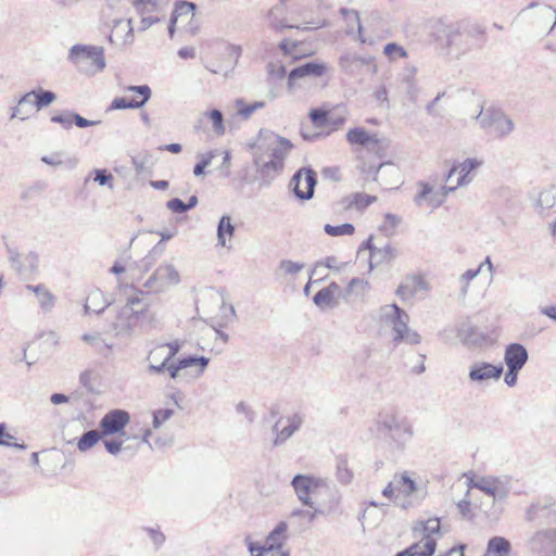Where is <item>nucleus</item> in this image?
I'll list each match as a JSON object with an SVG mask.
<instances>
[{
	"label": "nucleus",
	"mask_w": 556,
	"mask_h": 556,
	"mask_svg": "<svg viewBox=\"0 0 556 556\" xmlns=\"http://www.w3.org/2000/svg\"><path fill=\"white\" fill-rule=\"evenodd\" d=\"M155 263V257L151 254L147 255L140 264L124 260L116 262L111 273L114 275L128 274L131 283L128 285L124 279L118 278V287L125 292L130 289L132 291L126 298V303L118 311L115 320L112 323V329L117 337H130L134 331L140 326L141 320L147 316L149 309V302L143 299V290L135 287V282L139 281L142 276L148 273Z\"/></svg>",
	"instance_id": "obj_1"
},
{
	"label": "nucleus",
	"mask_w": 556,
	"mask_h": 556,
	"mask_svg": "<svg viewBox=\"0 0 556 556\" xmlns=\"http://www.w3.org/2000/svg\"><path fill=\"white\" fill-rule=\"evenodd\" d=\"M250 147L257 174L268 181L282 170L293 144L273 131L262 130Z\"/></svg>",
	"instance_id": "obj_2"
},
{
	"label": "nucleus",
	"mask_w": 556,
	"mask_h": 556,
	"mask_svg": "<svg viewBox=\"0 0 556 556\" xmlns=\"http://www.w3.org/2000/svg\"><path fill=\"white\" fill-rule=\"evenodd\" d=\"M484 30L479 24L456 22L454 24L438 23L435 40L446 53L459 58L480 47Z\"/></svg>",
	"instance_id": "obj_3"
},
{
	"label": "nucleus",
	"mask_w": 556,
	"mask_h": 556,
	"mask_svg": "<svg viewBox=\"0 0 556 556\" xmlns=\"http://www.w3.org/2000/svg\"><path fill=\"white\" fill-rule=\"evenodd\" d=\"M298 500L306 507H323L326 511L337 508L340 495L334 486L326 478L314 475H296L291 481Z\"/></svg>",
	"instance_id": "obj_4"
},
{
	"label": "nucleus",
	"mask_w": 556,
	"mask_h": 556,
	"mask_svg": "<svg viewBox=\"0 0 556 556\" xmlns=\"http://www.w3.org/2000/svg\"><path fill=\"white\" fill-rule=\"evenodd\" d=\"M377 321L381 327L391 328L394 344L417 345L421 342L420 334L408 327V314L396 304L382 305L378 309Z\"/></svg>",
	"instance_id": "obj_5"
},
{
	"label": "nucleus",
	"mask_w": 556,
	"mask_h": 556,
	"mask_svg": "<svg viewBox=\"0 0 556 556\" xmlns=\"http://www.w3.org/2000/svg\"><path fill=\"white\" fill-rule=\"evenodd\" d=\"M439 518L420 521L414 527V538L419 541L408 548L399 552L396 556H432L435 552L437 540L441 536Z\"/></svg>",
	"instance_id": "obj_6"
},
{
	"label": "nucleus",
	"mask_w": 556,
	"mask_h": 556,
	"mask_svg": "<svg viewBox=\"0 0 556 556\" xmlns=\"http://www.w3.org/2000/svg\"><path fill=\"white\" fill-rule=\"evenodd\" d=\"M397 476V494L393 503L404 509L415 507L427 496V485L421 479H416L414 472L404 471Z\"/></svg>",
	"instance_id": "obj_7"
},
{
	"label": "nucleus",
	"mask_w": 556,
	"mask_h": 556,
	"mask_svg": "<svg viewBox=\"0 0 556 556\" xmlns=\"http://www.w3.org/2000/svg\"><path fill=\"white\" fill-rule=\"evenodd\" d=\"M466 484L468 491L466 496H469L473 490H478L493 500V502L505 500L511 489L510 478L507 476H480V475H466Z\"/></svg>",
	"instance_id": "obj_8"
},
{
	"label": "nucleus",
	"mask_w": 556,
	"mask_h": 556,
	"mask_svg": "<svg viewBox=\"0 0 556 556\" xmlns=\"http://www.w3.org/2000/svg\"><path fill=\"white\" fill-rule=\"evenodd\" d=\"M208 363L205 356H180L172 359L165 371L175 381L193 382L204 374Z\"/></svg>",
	"instance_id": "obj_9"
},
{
	"label": "nucleus",
	"mask_w": 556,
	"mask_h": 556,
	"mask_svg": "<svg viewBox=\"0 0 556 556\" xmlns=\"http://www.w3.org/2000/svg\"><path fill=\"white\" fill-rule=\"evenodd\" d=\"M68 60L88 75H94L105 67L103 48L97 46L75 45L70 50Z\"/></svg>",
	"instance_id": "obj_10"
},
{
	"label": "nucleus",
	"mask_w": 556,
	"mask_h": 556,
	"mask_svg": "<svg viewBox=\"0 0 556 556\" xmlns=\"http://www.w3.org/2000/svg\"><path fill=\"white\" fill-rule=\"evenodd\" d=\"M180 282V275L170 263L161 264L141 285L143 294H160Z\"/></svg>",
	"instance_id": "obj_11"
},
{
	"label": "nucleus",
	"mask_w": 556,
	"mask_h": 556,
	"mask_svg": "<svg viewBox=\"0 0 556 556\" xmlns=\"http://www.w3.org/2000/svg\"><path fill=\"white\" fill-rule=\"evenodd\" d=\"M417 188L413 198L414 204L419 208H429L431 212L438 210L445 202L446 197L455 191V188L448 186L437 188L426 181H419Z\"/></svg>",
	"instance_id": "obj_12"
},
{
	"label": "nucleus",
	"mask_w": 556,
	"mask_h": 556,
	"mask_svg": "<svg viewBox=\"0 0 556 556\" xmlns=\"http://www.w3.org/2000/svg\"><path fill=\"white\" fill-rule=\"evenodd\" d=\"M377 425L379 429L388 431L391 438L402 447L410 441L414 435V429L410 422L399 418L396 414L392 412L380 414Z\"/></svg>",
	"instance_id": "obj_13"
},
{
	"label": "nucleus",
	"mask_w": 556,
	"mask_h": 556,
	"mask_svg": "<svg viewBox=\"0 0 556 556\" xmlns=\"http://www.w3.org/2000/svg\"><path fill=\"white\" fill-rule=\"evenodd\" d=\"M475 118L482 129L494 136H506L514 129L513 121L497 110L481 109Z\"/></svg>",
	"instance_id": "obj_14"
},
{
	"label": "nucleus",
	"mask_w": 556,
	"mask_h": 556,
	"mask_svg": "<svg viewBox=\"0 0 556 556\" xmlns=\"http://www.w3.org/2000/svg\"><path fill=\"white\" fill-rule=\"evenodd\" d=\"M340 70L351 76H358L365 68L371 75L378 71L376 60L371 55H358L354 52H344L338 61Z\"/></svg>",
	"instance_id": "obj_15"
},
{
	"label": "nucleus",
	"mask_w": 556,
	"mask_h": 556,
	"mask_svg": "<svg viewBox=\"0 0 556 556\" xmlns=\"http://www.w3.org/2000/svg\"><path fill=\"white\" fill-rule=\"evenodd\" d=\"M329 67L323 61L304 62L292 68L288 74V88L294 90L302 80L316 79L324 76Z\"/></svg>",
	"instance_id": "obj_16"
},
{
	"label": "nucleus",
	"mask_w": 556,
	"mask_h": 556,
	"mask_svg": "<svg viewBox=\"0 0 556 556\" xmlns=\"http://www.w3.org/2000/svg\"><path fill=\"white\" fill-rule=\"evenodd\" d=\"M484 164L482 159L467 157L462 162L455 163L446 175V180L452 179L454 175H458L456 184L448 186L450 188H464L469 186L475 179V173Z\"/></svg>",
	"instance_id": "obj_17"
},
{
	"label": "nucleus",
	"mask_w": 556,
	"mask_h": 556,
	"mask_svg": "<svg viewBox=\"0 0 556 556\" xmlns=\"http://www.w3.org/2000/svg\"><path fill=\"white\" fill-rule=\"evenodd\" d=\"M303 422V416L298 413L279 418L273 428V431L276 434L273 444L275 446H281L285 444L296 431L300 430Z\"/></svg>",
	"instance_id": "obj_18"
},
{
	"label": "nucleus",
	"mask_w": 556,
	"mask_h": 556,
	"mask_svg": "<svg viewBox=\"0 0 556 556\" xmlns=\"http://www.w3.org/2000/svg\"><path fill=\"white\" fill-rule=\"evenodd\" d=\"M316 182V173L307 167L299 169L291 179L293 191L301 200H309L313 197Z\"/></svg>",
	"instance_id": "obj_19"
},
{
	"label": "nucleus",
	"mask_w": 556,
	"mask_h": 556,
	"mask_svg": "<svg viewBox=\"0 0 556 556\" xmlns=\"http://www.w3.org/2000/svg\"><path fill=\"white\" fill-rule=\"evenodd\" d=\"M124 92L139 94V99L115 98L111 102L110 110L140 109L150 100L152 94L151 88L148 85L127 86L124 88Z\"/></svg>",
	"instance_id": "obj_20"
},
{
	"label": "nucleus",
	"mask_w": 556,
	"mask_h": 556,
	"mask_svg": "<svg viewBox=\"0 0 556 556\" xmlns=\"http://www.w3.org/2000/svg\"><path fill=\"white\" fill-rule=\"evenodd\" d=\"M417 75L418 68L413 64L404 66L399 75L400 88L412 103H416L421 93Z\"/></svg>",
	"instance_id": "obj_21"
},
{
	"label": "nucleus",
	"mask_w": 556,
	"mask_h": 556,
	"mask_svg": "<svg viewBox=\"0 0 556 556\" xmlns=\"http://www.w3.org/2000/svg\"><path fill=\"white\" fill-rule=\"evenodd\" d=\"M130 420L128 412L112 409L100 420V430L104 437L121 433Z\"/></svg>",
	"instance_id": "obj_22"
},
{
	"label": "nucleus",
	"mask_w": 556,
	"mask_h": 556,
	"mask_svg": "<svg viewBox=\"0 0 556 556\" xmlns=\"http://www.w3.org/2000/svg\"><path fill=\"white\" fill-rule=\"evenodd\" d=\"M146 361L148 362L146 372L149 376H154L164 374L172 358L166 353L165 346L159 343L148 352Z\"/></svg>",
	"instance_id": "obj_23"
},
{
	"label": "nucleus",
	"mask_w": 556,
	"mask_h": 556,
	"mask_svg": "<svg viewBox=\"0 0 556 556\" xmlns=\"http://www.w3.org/2000/svg\"><path fill=\"white\" fill-rule=\"evenodd\" d=\"M428 290L429 285L421 275H409L399 285L395 293L403 300H409Z\"/></svg>",
	"instance_id": "obj_24"
},
{
	"label": "nucleus",
	"mask_w": 556,
	"mask_h": 556,
	"mask_svg": "<svg viewBox=\"0 0 556 556\" xmlns=\"http://www.w3.org/2000/svg\"><path fill=\"white\" fill-rule=\"evenodd\" d=\"M502 365H493L486 362L475 363L470 366L468 377L473 382L497 380L503 374Z\"/></svg>",
	"instance_id": "obj_25"
},
{
	"label": "nucleus",
	"mask_w": 556,
	"mask_h": 556,
	"mask_svg": "<svg viewBox=\"0 0 556 556\" xmlns=\"http://www.w3.org/2000/svg\"><path fill=\"white\" fill-rule=\"evenodd\" d=\"M327 513L323 507L296 508L289 515V520L298 530L303 531L315 520L318 515Z\"/></svg>",
	"instance_id": "obj_26"
},
{
	"label": "nucleus",
	"mask_w": 556,
	"mask_h": 556,
	"mask_svg": "<svg viewBox=\"0 0 556 556\" xmlns=\"http://www.w3.org/2000/svg\"><path fill=\"white\" fill-rule=\"evenodd\" d=\"M528 358V351L520 343H510L505 349L504 362L507 368L522 369Z\"/></svg>",
	"instance_id": "obj_27"
},
{
	"label": "nucleus",
	"mask_w": 556,
	"mask_h": 556,
	"mask_svg": "<svg viewBox=\"0 0 556 556\" xmlns=\"http://www.w3.org/2000/svg\"><path fill=\"white\" fill-rule=\"evenodd\" d=\"M346 140L352 146H362L367 149H374L380 143L377 134L369 132L363 127H355L346 132Z\"/></svg>",
	"instance_id": "obj_28"
},
{
	"label": "nucleus",
	"mask_w": 556,
	"mask_h": 556,
	"mask_svg": "<svg viewBox=\"0 0 556 556\" xmlns=\"http://www.w3.org/2000/svg\"><path fill=\"white\" fill-rule=\"evenodd\" d=\"M530 198L534 208L543 213L556 205V185H552L539 192H533Z\"/></svg>",
	"instance_id": "obj_29"
},
{
	"label": "nucleus",
	"mask_w": 556,
	"mask_h": 556,
	"mask_svg": "<svg viewBox=\"0 0 556 556\" xmlns=\"http://www.w3.org/2000/svg\"><path fill=\"white\" fill-rule=\"evenodd\" d=\"M235 235V225L231 222L230 216L224 215L220 217L217 225V247L226 248L230 250L232 248L231 240Z\"/></svg>",
	"instance_id": "obj_30"
},
{
	"label": "nucleus",
	"mask_w": 556,
	"mask_h": 556,
	"mask_svg": "<svg viewBox=\"0 0 556 556\" xmlns=\"http://www.w3.org/2000/svg\"><path fill=\"white\" fill-rule=\"evenodd\" d=\"M25 290L31 292L43 312H50L55 304L56 298L45 285H27Z\"/></svg>",
	"instance_id": "obj_31"
},
{
	"label": "nucleus",
	"mask_w": 556,
	"mask_h": 556,
	"mask_svg": "<svg viewBox=\"0 0 556 556\" xmlns=\"http://www.w3.org/2000/svg\"><path fill=\"white\" fill-rule=\"evenodd\" d=\"M288 525L286 521H280L266 536L265 545L269 552L280 549L287 541Z\"/></svg>",
	"instance_id": "obj_32"
},
{
	"label": "nucleus",
	"mask_w": 556,
	"mask_h": 556,
	"mask_svg": "<svg viewBox=\"0 0 556 556\" xmlns=\"http://www.w3.org/2000/svg\"><path fill=\"white\" fill-rule=\"evenodd\" d=\"M341 13L348 24V34H352L355 30L358 33L359 40L363 43L372 45L374 40L370 37H366L363 33V26L361 25L358 12L355 10L342 9Z\"/></svg>",
	"instance_id": "obj_33"
},
{
	"label": "nucleus",
	"mask_w": 556,
	"mask_h": 556,
	"mask_svg": "<svg viewBox=\"0 0 556 556\" xmlns=\"http://www.w3.org/2000/svg\"><path fill=\"white\" fill-rule=\"evenodd\" d=\"M536 9V16L540 20L543 27L548 26V33L556 26V9L548 4L530 3L526 10Z\"/></svg>",
	"instance_id": "obj_34"
},
{
	"label": "nucleus",
	"mask_w": 556,
	"mask_h": 556,
	"mask_svg": "<svg viewBox=\"0 0 556 556\" xmlns=\"http://www.w3.org/2000/svg\"><path fill=\"white\" fill-rule=\"evenodd\" d=\"M511 544L504 536L489 539L483 556H511Z\"/></svg>",
	"instance_id": "obj_35"
},
{
	"label": "nucleus",
	"mask_w": 556,
	"mask_h": 556,
	"mask_svg": "<svg viewBox=\"0 0 556 556\" xmlns=\"http://www.w3.org/2000/svg\"><path fill=\"white\" fill-rule=\"evenodd\" d=\"M36 90H31L25 93L17 102V105L13 109L11 118H20L22 121L29 116V113L34 106H36Z\"/></svg>",
	"instance_id": "obj_36"
},
{
	"label": "nucleus",
	"mask_w": 556,
	"mask_h": 556,
	"mask_svg": "<svg viewBox=\"0 0 556 556\" xmlns=\"http://www.w3.org/2000/svg\"><path fill=\"white\" fill-rule=\"evenodd\" d=\"M110 305V302L105 298L104 293L97 289L92 290L85 303V312L87 314L93 313V314H100L102 313L108 306Z\"/></svg>",
	"instance_id": "obj_37"
},
{
	"label": "nucleus",
	"mask_w": 556,
	"mask_h": 556,
	"mask_svg": "<svg viewBox=\"0 0 556 556\" xmlns=\"http://www.w3.org/2000/svg\"><path fill=\"white\" fill-rule=\"evenodd\" d=\"M556 540V529L547 528L536 531L531 538L533 548L543 551L554 546Z\"/></svg>",
	"instance_id": "obj_38"
},
{
	"label": "nucleus",
	"mask_w": 556,
	"mask_h": 556,
	"mask_svg": "<svg viewBox=\"0 0 556 556\" xmlns=\"http://www.w3.org/2000/svg\"><path fill=\"white\" fill-rule=\"evenodd\" d=\"M370 249V265H379V264H383V263H389L393 260L396 258L397 256V250L390 245V244H387L382 248H371L369 247Z\"/></svg>",
	"instance_id": "obj_39"
},
{
	"label": "nucleus",
	"mask_w": 556,
	"mask_h": 556,
	"mask_svg": "<svg viewBox=\"0 0 556 556\" xmlns=\"http://www.w3.org/2000/svg\"><path fill=\"white\" fill-rule=\"evenodd\" d=\"M201 121H206L211 124L212 131L215 136L222 137L226 132L224 115L219 110L206 111L202 114Z\"/></svg>",
	"instance_id": "obj_40"
},
{
	"label": "nucleus",
	"mask_w": 556,
	"mask_h": 556,
	"mask_svg": "<svg viewBox=\"0 0 556 556\" xmlns=\"http://www.w3.org/2000/svg\"><path fill=\"white\" fill-rule=\"evenodd\" d=\"M377 201L375 195L364 193H353L344 199V207L346 210L356 208L363 211Z\"/></svg>",
	"instance_id": "obj_41"
},
{
	"label": "nucleus",
	"mask_w": 556,
	"mask_h": 556,
	"mask_svg": "<svg viewBox=\"0 0 556 556\" xmlns=\"http://www.w3.org/2000/svg\"><path fill=\"white\" fill-rule=\"evenodd\" d=\"M81 339L100 354L106 355V353L112 349V345L106 343L99 332L85 333Z\"/></svg>",
	"instance_id": "obj_42"
},
{
	"label": "nucleus",
	"mask_w": 556,
	"mask_h": 556,
	"mask_svg": "<svg viewBox=\"0 0 556 556\" xmlns=\"http://www.w3.org/2000/svg\"><path fill=\"white\" fill-rule=\"evenodd\" d=\"M0 446L13 447L16 450H26L25 443H18L14 434L9 431V426L5 422H0Z\"/></svg>",
	"instance_id": "obj_43"
},
{
	"label": "nucleus",
	"mask_w": 556,
	"mask_h": 556,
	"mask_svg": "<svg viewBox=\"0 0 556 556\" xmlns=\"http://www.w3.org/2000/svg\"><path fill=\"white\" fill-rule=\"evenodd\" d=\"M104 435L101 431L90 430L81 435L77 442V448L80 452H87L92 448Z\"/></svg>",
	"instance_id": "obj_44"
},
{
	"label": "nucleus",
	"mask_w": 556,
	"mask_h": 556,
	"mask_svg": "<svg viewBox=\"0 0 556 556\" xmlns=\"http://www.w3.org/2000/svg\"><path fill=\"white\" fill-rule=\"evenodd\" d=\"M194 10H195L194 3L188 2V1H178L175 4V9L173 11L172 16L174 17V21H178L179 18H182V17L193 18Z\"/></svg>",
	"instance_id": "obj_45"
},
{
	"label": "nucleus",
	"mask_w": 556,
	"mask_h": 556,
	"mask_svg": "<svg viewBox=\"0 0 556 556\" xmlns=\"http://www.w3.org/2000/svg\"><path fill=\"white\" fill-rule=\"evenodd\" d=\"M345 264H339L337 257L327 256L324 261H319L314 265V268L311 273V278L314 275H319V269H331L334 271H341L344 268Z\"/></svg>",
	"instance_id": "obj_46"
},
{
	"label": "nucleus",
	"mask_w": 556,
	"mask_h": 556,
	"mask_svg": "<svg viewBox=\"0 0 556 556\" xmlns=\"http://www.w3.org/2000/svg\"><path fill=\"white\" fill-rule=\"evenodd\" d=\"M265 102L256 101L252 104H247L242 99L236 100L237 113L244 119H248L256 110L263 109Z\"/></svg>",
	"instance_id": "obj_47"
},
{
	"label": "nucleus",
	"mask_w": 556,
	"mask_h": 556,
	"mask_svg": "<svg viewBox=\"0 0 556 556\" xmlns=\"http://www.w3.org/2000/svg\"><path fill=\"white\" fill-rule=\"evenodd\" d=\"M479 274H481V267L476 269H467L458 278L459 283V295L465 298L469 290L470 281L473 280Z\"/></svg>",
	"instance_id": "obj_48"
},
{
	"label": "nucleus",
	"mask_w": 556,
	"mask_h": 556,
	"mask_svg": "<svg viewBox=\"0 0 556 556\" xmlns=\"http://www.w3.org/2000/svg\"><path fill=\"white\" fill-rule=\"evenodd\" d=\"M313 302L320 309H327L334 306L336 298L332 296L329 290L323 288L315 294Z\"/></svg>",
	"instance_id": "obj_49"
},
{
	"label": "nucleus",
	"mask_w": 556,
	"mask_h": 556,
	"mask_svg": "<svg viewBox=\"0 0 556 556\" xmlns=\"http://www.w3.org/2000/svg\"><path fill=\"white\" fill-rule=\"evenodd\" d=\"M324 230L331 237L351 236L354 233L355 228L352 224L345 223L339 226L325 225Z\"/></svg>",
	"instance_id": "obj_50"
},
{
	"label": "nucleus",
	"mask_w": 556,
	"mask_h": 556,
	"mask_svg": "<svg viewBox=\"0 0 556 556\" xmlns=\"http://www.w3.org/2000/svg\"><path fill=\"white\" fill-rule=\"evenodd\" d=\"M282 14H283L282 4L274 7L269 11L270 25L276 29L292 28L293 27L292 25H289L283 18L280 17Z\"/></svg>",
	"instance_id": "obj_51"
},
{
	"label": "nucleus",
	"mask_w": 556,
	"mask_h": 556,
	"mask_svg": "<svg viewBox=\"0 0 556 556\" xmlns=\"http://www.w3.org/2000/svg\"><path fill=\"white\" fill-rule=\"evenodd\" d=\"M383 53L389 58L390 61L406 59L408 56L407 51L395 42L387 43L383 48Z\"/></svg>",
	"instance_id": "obj_52"
},
{
	"label": "nucleus",
	"mask_w": 556,
	"mask_h": 556,
	"mask_svg": "<svg viewBox=\"0 0 556 556\" xmlns=\"http://www.w3.org/2000/svg\"><path fill=\"white\" fill-rule=\"evenodd\" d=\"M337 479L343 484H349L353 479V472L348 466V462L343 458H339L337 462Z\"/></svg>",
	"instance_id": "obj_53"
},
{
	"label": "nucleus",
	"mask_w": 556,
	"mask_h": 556,
	"mask_svg": "<svg viewBox=\"0 0 556 556\" xmlns=\"http://www.w3.org/2000/svg\"><path fill=\"white\" fill-rule=\"evenodd\" d=\"M35 99H36V109L41 110V109L50 105L52 102H54L56 99V96L52 91L38 89V90H36Z\"/></svg>",
	"instance_id": "obj_54"
},
{
	"label": "nucleus",
	"mask_w": 556,
	"mask_h": 556,
	"mask_svg": "<svg viewBox=\"0 0 556 556\" xmlns=\"http://www.w3.org/2000/svg\"><path fill=\"white\" fill-rule=\"evenodd\" d=\"M216 151H210L199 155L200 162L193 167L194 176H201L204 174V169L212 163L215 157Z\"/></svg>",
	"instance_id": "obj_55"
},
{
	"label": "nucleus",
	"mask_w": 556,
	"mask_h": 556,
	"mask_svg": "<svg viewBox=\"0 0 556 556\" xmlns=\"http://www.w3.org/2000/svg\"><path fill=\"white\" fill-rule=\"evenodd\" d=\"M93 175V181L100 186H108L110 189H113V180L114 177L106 169H94L91 172Z\"/></svg>",
	"instance_id": "obj_56"
},
{
	"label": "nucleus",
	"mask_w": 556,
	"mask_h": 556,
	"mask_svg": "<svg viewBox=\"0 0 556 556\" xmlns=\"http://www.w3.org/2000/svg\"><path fill=\"white\" fill-rule=\"evenodd\" d=\"M402 218L397 215L388 213L384 216V223L381 226V229L387 233H393L396 227L401 224Z\"/></svg>",
	"instance_id": "obj_57"
},
{
	"label": "nucleus",
	"mask_w": 556,
	"mask_h": 556,
	"mask_svg": "<svg viewBox=\"0 0 556 556\" xmlns=\"http://www.w3.org/2000/svg\"><path fill=\"white\" fill-rule=\"evenodd\" d=\"M174 414L170 408L157 409L153 414V427L160 428L165 421H167Z\"/></svg>",
	"instance_id": "obj_58"
},
{
	"label": "nucleus",
	"mask_w": 556,
	"mask_h": 556,
	"mask_svg": "<svg viewBox=\"0 0 556 556\" xmlns=\"http://www.w3.org/2000/svg\"><path fill=\"white\" fill-rule=\"evenodd\" d=\"M309 117L313 124L317 127L327 126L328 113L321 109H313L309 112Z\"/></svg>",
	"instance_id": "obj_59"
},
{
	"label": "nucleus",
	"mask_w": 556,
	"mask_h": 556,
	"mask_svg": "<svg viewBox=\"0 0 556 556\" xmlns=\"http://www.w3.org/2000/svg\"><path fill=\"white\" fill-rule=\"evenodd\" d=\"M368 281L361 278H353L348 285V292L363 294L368 289Z\"/></svg>",
	"instance_id": "obj_60"
},
{
	"label": "nucleus",
	"mask_w": 556,
	"mask_h": 556,
	"mask_svg": "<svg viewBox=\"0 0 556 556\" xmlns=\"http://www.w3.org/2000/svg\"><path fill=\"white\" fill-rule=\"evenodd\" d=\"M304 268V264L292 262L289 260H285L280 262V269L286 275H296L300 270Z\"/></svg>",
	"instance_id": "obj_61"
},
{
	"label": "nucleus",
	"mask_w": 556,
	"mask_h": 556,
	"mask_svg": "<svg viewBox=\"0 0 556 556\" xmlns=\"http://www.w3.org/2000/svg\"><path fill=\"white\" fill-rule=\"evenodd\" d=\"M165 346L166 353H168L172 359H176L177 354L181 351L184 342L176 339L167 343H162Z\"/></svg>",
	"instance_id": "obj_62"
},
{
	"label": "nucleus",
	"mask_w": 556,
	"mask_h": 556,
	"mask_svg": "<svg viewBox=\"0 0 556 556\" xmlns=\"http://www.w3.org/2000/svg\"><path fill=\"white\" fill-rule=\"evenodd\" d=\"M248 551L251 554V556H265V553H268L269 549L266 548V545H260L258 543H255L251 541L250 538L245 539Z\"/></svg>",
	"instance_id": "obj_63"
},
{
	"label": "nucleus",
	"mask_w": 556,
	"mask_h": 556,
	"mask_svg": "<svg viewBox=\"0 0 556 556\" xmlns=\"http://www.w3.org/2000/svg\"><path fill=\"white\" fill-rule=\"evenodd\" d=\"M51 122L61 124L64 128H70L73 124V112H65L64 114L53 115Z\"/></svg>",
	"instance_id": "obj_64"
}]
</instances>
